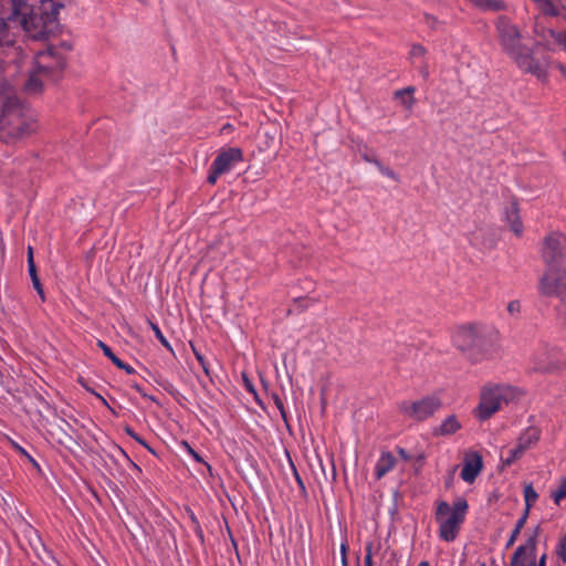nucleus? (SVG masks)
Returning <instances> with one entry per match:
<instances>
[{
    "instance_id": "49530a36",
    "label": "nucleus",
    "mask_w": 566,
    "mask_h": 566,
    "mask_svg": "<svg viewBox=\"0 0 566 566\" xmlns=\"http://www.w3.org/2000/svg\"><path fill=\"white\" fill-rule=\"evenodd\" d=\"M346 551H347V545L343 543L340 546L342 556H346Z\"/></svg>"
},
{
    "instance_id": "f257e3e1",
    "label": "nucleus",
    "mask_w": 566,
    "mask_h": 566,
    "mask_svg": "<svg viewBox=\"0 0 566 566\" xmlns=\"http://www.w3.org/2000/svg\"><path fill=\"white\" fill-rule=\"evenodd\" d=\"M74 0H0V140L15 144L34 132L32 114L11 92L21 71L24 39L44 40L60 27L61 12Z\"/></svg>"
},
{
    "instance_id": "393cba45",
    "label": "nucleus",
    "mask_w": 566,
    "mask_h": 566,
    "mask_svg": "<svg viewBox=\"0 0 566 566\" xmlns=\"http://www.w3.org/2000/svg\"><path fill=\"white\" fill-rule=\"evenodd\" d=\"M526 520H527L526 514H523V516L518 520V522H517V524H516V526H515V528H514L510 539L507 541V544H506L507 547H510V546H512L514 544V542L516 541V537L518 536L521 530L524 527Z\"/></svg>"
},
{
    "instance_id": "ea45409f",
    "label": "nucleus",
    "mask_w": 566,
    "mask_h": 566,
    "mask_svg": "<svg viewBox=\"0 0 566 566\" xmlns=\"http://www.w3.org/2000/svg\"><path fill=\"white\" fill-rule=\"evenodd\" d=\"M290 465H291V470L293 471V474H294V476H295V479H296L297 483H298L301 486H303L302 480H301V478L298 476L297 471H296L295 467L293 465V463H292L291 461H290Z\"/></svg>"
},
{
    "instance_id": "7c9ffc66",
    "label": "nucleus",
    "mask_w": 566,
    "mask_h": 566,
    "mask_svg": "<svg viewBox=\"0 0 566 566\" xmlns=\"http://www.w3.org/2000/svg\"><path fill=\"white\" fill-rule=\"evenodd\" d=\"M475 4L486 8L500 9V4L492 0H472Z\"/></svg>"
},
{
    "instance_id": "864d4df0",
    "label": "nucleus",
    "mask_w": 566,
    "mask_h": 566,
    "mask_svg": "<svg viewBox=\"0 0 566 566\" xmlns=\"http://www.w3.org/2000/svg\"><path fill=\"white\" fill-rule=\"evenodd\" d=\"M127 432H128V434H130L132 437H134V436H135V433H134L130 429H127Z\"/></svg>"
},
{
    "instance_id": "a878e982",
    "label": "nucleus",
    "mask_w": 566,
    "mask_h": 566,
    "mask_svg": "<svg viewBox=\"0 0 566 566\" xmlns=\"http://www.w3.org/2000/svg\"><path fill=\"white\" fill-rule=\"evenodd\" d=\"M374 164L378 167L379 171L384 176H386V177H388V178H390V179H392L395 181L399 180L397 174L392 169H390L389 167L384 166L379 160H374Z\"/></svg>"
},
{
    "instance_id": "6ab92c4d",
    "label": "nucleus",
    "mask_w": 566,
    "mask_h": 566,
    "mask_svg": "<svg viewBox=\"0 0 566 566\" xmlns=\"http://www.w3.org/2000/svg\"><path fill=\"white\" fill-rule=\"evenodd\" d=\"M460 428L461 424L457 417L451 415L443 420L441 426L436 430V433L440 436H449L457 432Z\"/></svg>"
},
{
    "instance_id": "6e6552de",
    "label": "nucleus",
    "mask_w": 566,
    "mask_h": 566,
    "mask_svg": "<svg viewBox=\"0 0 566 566\" xmlns=\"http://www.w3.org/2000/svg\"><path fill=\"white\" fill-rule=\"evenodd\" d=\"M497 332L485 326H481L476 337L473 352L470 353V361L478 364L485 359H491L499 349Z\"/></svg>"
},
{
    "instance_id": "f3484780",
    "label": "nucleus",
    "mask_w": 566,
    "mask_h": 566,
    "mask_svg": "<svg viewBox=\"0 0 566 566\" xmlns=\"http://www.w3.org/2000/svg\"><path fill=\"white\" fill-rule=\"evenodd\" d=\"M396 459L390 452H382L376 465V476L381 479L386 473L394 469Z\"/></svg>"
},
{
    "instance_id": "37998d69",
    "label": "nucleus",
    "mask_w": 566,
    "mask_h": 566,
    "mask_svg": "<svg viewBox=\"0 0 566 566\" xmlns=\"http://www.w3.org/2000/svg\"><path fill=\"white\" fill-rule=\"evenodd\" d=\"M373 552H374V544L368 543L366 546V555H370L373 557Z\"/></svg>"
},
{
    "instance_id": "09e8293b",
    "label": "nucleus",
    "mask_w": 566,
    "mask_h": 566,
    "mask_svg": "<svg viewBox=\"0 0 566 566\" xmlns=\"http://www.w3.org/2000/svg\"><path fill=\"white\" fill-rule=\"evenodd\" d=\"M342 564H343V566H347L346 556H342Z\"/></svg>"
},
{
    "instance_id": "0eeeda50",
    "label": "nucleus",
    "mask_w": 566,
    "mask_h": 566,
    "mask_svg": "<svg viewBox=\"0 0 566 566\" xmlns=\"http://www.w3.org/2000/svg\"><path fill=\"white\" fill-rule=\"evenodd\" d=\"M539 252L544 268L566 266V235L559 231L548 232L542 240Z\"/></svg>"
},
{
    "instance_id": "5fc2aeb1",
    "label": "nucleus",
    "mask_w": 566,
    "mask_h": 566,
    "mask_svg": "<svg viewBox=\"0 0 566 566\" xmlns=\"http://www.w3.org/2000/svg\"><path fill=\"white\" fill-rule=\"evenodd\" d=\"M133 438L144 444V442L136 434Z\"/></svg>"
},
{
    "instance_id": "39448f33",
    "label": "nucleus",
    "mask_w": 566,
    "mask_h": 566,
    "mask_svg": "<svg viewBox=\"0 0 566 566\" xmlns=\"http://www.w3.org/2000/svg\"><path fill=\"white\" fill-rule=\"evenodd\" d=\"M467 510L468 503L462 499H459L453 506H450L447 502L438 504L436 518L439 523V534L442 539L452 542L457 537Z\"/></svg>"
},
{
    "instance_id": "a18cd8bd",
    "label": "nucleus",
    "mask_w": 566,
    "mask_h": 566,
    "mask_svg": "<svg viewBox=\"0 0 566 566\" xmlns=\"http://www.w3.org/2000/svg\"><path fill=\"white\" fill-rule=\"evenodd\" d=\"M545 563H546V555H543L539 558L538 565H536V566H545Z\"/></svg>"
},
{
    "instance_id": "e433bc0d",
    "label": "nucleus",
    "mask_w": 566,
    "mask_h": 566,
    "mask_svg": "<svg viewBox=\"0 0 566 566\" xmlns=\"http://www.w3.org/2000/svg\"><path fill=\"white\" fill-rule=\"evenodd\" d=\"M424 18H426L427 23H428L431 28H436V27H437V24H438V20H437L434 17H432V15H430V14H424Z\"/></svg>"
},
{
    "instance_id": "c756f323",
    "label": "nucleus",
    "mask_w": 566,
    "mask_h": 566,
    "mask_svg": "<svg viewBox=\"0 0 566 566\" xmlns=\"http://www.w3.org/2000/svg\"><path fill=\"white\" fill-rule=\"evenodd\" d=\"M506 310H507V313L510 314V316L516 317L520 314V312H521V303H520V301H516V300L511 301L507 304Z\"/></svg>"
},
{
    "instance_id": "20e7f679",
    "label": "nucleus",
    "mask_w": 566,
    "mask_h": 566,
    "mask_svg": "<svg viewBox=\"0 0 566 566\" xmlns=\"http://www.w3.org/2000/svg\"><path fill=\"white\" fill-rule=\"evenodd\" d=\"M524 397V390L510 385L488 386L481 390L476 416L486 420L504 405L516 403Z\"/></svg>"
},
{
    "instance_id": "6e6d98bb",
    "label": "nucleus",
    "mask_w": 566,
    "mask_h": 566,
    "mask_svg": "<svg viewBox=\"0 0 566 566\" xmlns=\"http://www.w3.org/2000/svg\"><path fill=\"white\" fill-rule=\"evenodd\" d=\"M531 566H536L534 563V556H532Z\"/></svg>"
},
{
    "instance_id": "de8ad7c7",
    "label": "nucleus",
    "mask_w": 566,
    "mask_h": 566,
    "mask_svg": "<svg viewBox=\"0 0 566 566\" xmlns=\"http://www.w3.org/2000/svg\"><path fill=\"white\" fill-rule=\"evenodd\" d=\"M398 452H399V454H400L403 459H407V458H408V457H407V453H406V451H405L403 449H399V450H398Z\"/></svg>"
},
{
    "instance_id": "3c124183",
    "label": "nucleus",
    "mask_w": 566,
    "mask_h": 566,
    "mask_svg": "<svg viewBox=\"0 0 566 566\" xmlns=\"http://www.w3.org/2000/svg\"><path fill=\"white\" fill-rule=\"evenodd\" d=\"M419 566H430L428 562H421Z\"/></svg>"
},
{
    "instance_id": "4d7b16f0",
    "label": "nucleus",
    "mask_w": 566,
    "mask_h": 566,
    "mask_svg": "<svg viewBox=\"0 0 566 566\" xmlns=\"http://www.w3.org/2000/svg\"><path fill=\"white\" fill-rule=\"evenodd\" d=\"M480 566H485V564H484V563H482V564H480Z\"/></svg>"
},
{
    "instance_id": "1a4fd4ad",
    "label": "nucleus",
    "mask_w": 566,
    "mask_h": 566,
    "mask_svg": "<svg viewBox=\"0 0 566 566\" xmlns=\"http://www.w3.org/2000/svg\"><path fill=\"white\" fill-rule=\"evenodd\" d=\"M437 396H428L417 401H405L400 405L401 412L416 420H424L441 408Z\"/></svg>"
},
{
    "instance_id": "bb28decb",
    "label": "nucleus",
    "mask_w": 566,
    "mask_h": 566,
    "mask_svg": "<svg viewBox=\"0 0 566 566\" xmlns=\"http://www.w3.org/2000/svg\"><path fill=\"white\" fill-rule=\"evenodd\" d=\"M554 502L559 504L562 499H566V479H564L559 485V488L552 493Z\"/></svg>"
},
{
    "instance_id": "ddd939ff",
    "label": "nucleus",
    "mask_w": 566,
    "mask_h": 566,
    "mask_svg": "<svg viewBox=\"0 0 566 566\" xmlns=\"http://www.w3.org/2000/svg\"><path fill=\"white\" fill-rule=\"evenodd\" d=\"M482 469V458L476 453L472 452L465 455L464 465L461 471V478L468 482L472 483L476 475L480 473Z\"/></svg>"
},
{
    "instance_id": "2eb2a0df",
    "label": "nucleus",
    "mask_w": 566,
    "mask_h": 566,
    "mask_svg": "<svg viewBox=\"0 0 566 566\" xmlns=\"http://www.w3.org/2000/svg\"><path fill=\"white\" fill-rule=\"evenodd\" d=\"M535 545V538L531 537L525 545L518 546L513 554L511 566H531Z\"/></svg>"
},
{
    "instance_id": "423d86ee",
    "label": "nucleus",
    "mask_w": 566,
    "mask_h": 566,
    "mask_svg": "<svg viewBox=\"0 0 566 566\" xmlns=\"http://www.w3.org/2000/svg\"><path fill=\"white\" fill-rule=\"evenodd\" d=\"M538 291L559 300V312L566 316V266H547L539 277Z\"/></svg>"
},
{
    "instance_id": "4be33fe9",
    "label": "nucleus",
    "mask_w": 566,
    "mask_h": 566,
    "mask_svg": "<svg viewBox=\"0 0 566 566\" xmlns=\"http://www.w3.org/2000/svg\"><path fill=\"white\" fill-rule=\"evenodd\" d=\"M537 497H538V494H537V492L534 490V488L532 486V484H527V485L524 488V499H525V504H526V507H525V512H524V514H526V516H528V513H530L531 506L533 505V503H535V501L537 500Z\"/></svg>"
},
{
    "instance_id": "9b49d317",
    "label": "nucleus",
    "mask_w": 566,
    "mask_h": 566,
    "mask_svg": "<svg viewBox=\"0 0 566 566\" xmlns=\"http://www.w3.org/2000/svg\"><path fill=\"white\" fill-rule=\"evenodd\" d=\"M427 49L419 44L413 43L408 53L410 64L418 70L420 76L424 80L429 77V65L427 61Z\"/></svg>"
},
{
    "instance_id": "72a5a7b5",
    "label": "nucleus",
    "mask_w": 566,
    "mask_h": 566,
    "mask_svg": "<svg viewBox=\"0 0 566 566\" xmlns=\"http://www.w3.org/2000/svg\"><path fill=\"white\" fill-rule=\"evenodd\" d=\"M220 175H222V172H217V167H214V165H212L211 172L208 176V182L216 184V181Z\"/></svg>"
},
{
    "instance_id": "aec40b11",
    "label": "nucleus",
    "mask_w": 566,
    "mask_h": 566,
    "mask_svg": "<svg viewBox=\"0 0 566 566\" xmlns=\"http://www.w3.org/2000/svg\"><path fill=\"white\" fill-rule=\"evenodd\" d=\"M97 346L103 350L104 355L108 357L118 368L124 369L128 374L134 373V369L130 366L123 363L117 356H115L112 349L102 340L97 342Z\"/></svg>"
},
{
    "instance_id": "c03bdc74",
    "label": "nucleus",
    "mask_w": 566,
    "mask_h": 566,
    "mask_svg": "<svg viewBox=\"0 0 566 566\" xmlns=\"http://www.w3.org/2000/svg\"><path fill=\"white\" fill-rule=\"evenodd\" d=\"M365 566H373V557L370 555L365 556Z\"/></svg>"
},
{
    "instance_id": "4468645a",
    "label": "nucleus",
    "mask_w": 566,
    "mask_h": 566,
    "mask_svg": "<svg viewBox=\"0 0 566 566\" xmlns=\"http://www.w3.org/2000/svg\"><path fill=\"white\" fill-rule=\"evenodd\" d=\"M534 369L539 373H554L563 367V363L554 359L544 352L535 353L532 357Z\"/></svg>"
},
{
    "instance_id": "f03ea898",
    "label": "nucleus",
    "mask_w": 566,
    "mask_h": 566,
    "mask_svg": "<svg viewBox=\"0 0 566 566\" xmlns=\"http://www.w3.org/2000/svg\"><path fill=\"white\" fill-rule=\"evenodd\" d=\"M71 50L69 43L61 46H48L39 51L33 61L32 67L28 70V76L22 83H14L24 87L29 93H38L45 85L59 80L66 64L65 53Z\"/></svg>"
},
{
    "instance_id": "cd10ccee",
    "label": "nucleus",
    "mask_w": 566,
    "mask_h": 566,
    "mask_svg": "<svg viewBox=\"0 0 566 566\" xmlns=\"http://www.w3.org/2000/svg\"><path fill=\"white\" fill-rule=\"evenodd\" d=\"M549 35L566 51V31L558 32L555 30H549Z\"/></svg>"
},
{
    "instance_id": "c9c22d12",
    "label": "nucleus",
    "mask_w": 566,
    "mask_h": 566,
    "mask_svg": "<svg viewBox=\"0 0 566 566\" xmlns=\"http://www.w3.org/2000/svg\"><path fill=\"white\" fill-rule=\"evenodd\" d=\"M182 446H184V447L187 449V451H188V452H189V453L195 458V460H196V461H198V462H201V461H202V459L200 458V455H199L197 452H195V451L190 448V446H189L187 442H184V443H182Z\"/></svg>"
},
{
    "instance_id": "473e14b6",
    "label": "nucleus",
    "mask_w": 566,
    "mask_h": 566,
    "mask_svg": "<svg viewBox=\"0 0 566 566\" xmlns=\"http://www.w3.org/2000/svg\"><path fill=\"white\" fill-rule=\"evenodd\" d=\"M543 6V10L546 14L556 15L558 13L549 0L546 1Z\"/></svg>"
},
{
    "instance_id": "c85d7f7f",
    "label": "nucleus",
    "mask_w": 566,
    "mask_h": 566,
    "mask_svg": "<svg viewBox=\"0 0 566 566\" xmlns=\"http://www.w3.org/2000/svg\"><path fill=\"white\" fill-rule=\"evenodd\" d=\"M149 325H150L151 329L154 331V333H155L156 337L158 338V340H159V342H160V343H161L166 348H168V349H170V350H171V347H170V345H169L168 340H167V339H166V337L163 335V333L160 332L159 327H158L156 324L151 323V322H149Z\"/></svg>"
},
{
    "instance_id": "b1692460",
    "label": "nucleus",
    "mask_w": 566,
    "mask_h": 566,
    "mask_svg": "<svg viewBox=\"0 0 566 566\" xmlns=\"http://www.w3.org/2000/svg\"><path fill=\"white\" fill-rule=\"evenodd\" d=\"M525 452L518 444L516 448L511 449L509 451V455L503 459V465H511L515 460L522 457V454Z\"/></svg>"
},
{
    "instance_id": "9d476101",
    "label": "nucleus",
    "mask_w": 566,
    "mask_h": 566,
    "mask_svg": "<svg viewBox=\"0 0 566 566\" xmlns=\"http://www.w3.org/2000/svg\"><path fill=\"white\" fill-rule=\"evenodd\" d=\"M481 326V324L475 323L463 324L457 327L452 334L453 346L460 350L468 360H470V353L473 352Z\"/></svg>"
},
{
    "instance_id": "603ef678",
    "label": "nucleus",
    "mask_w": 566,
    "mask_h": 566,
    "mask_svg": "<svg viewBox=\"0 0 566 566\" xmlns=\"http://www.w3.org/2000/svg\"><path fill=\"white\" fill-rule=\"evenodd\" d=\"M247 387L252 390L250 382L245 379Z\"/></svg>"
},
{
    "instance_id": "a211bd4d",
    "label": "nucleus",
    "mask_w": 566,
    "mask_h": 566,
    "mask_svg": "<svg viewBox=\"0 0 566 566\" xmlns=\"http://www.w3.org/2000/svg\"><path fill=\"white\" fill-rule=\"evenodd\" d=\"M539 439V430L537 428H527L518 438V446L523 450H527Z\"/></svg>"
},
{
    "instance_id": "412c9836",
    "label": "nucleus",
    "mask_w": 566,
    "mask_h": 566,
    "mask_svg": "<svg viewBox=\"0 0 566 566\" xmlns=\"http://www.w3.org/2000/svg\"><path fill=\"white\" fill-rule=\"evenodd\" d=\"M413 93L415 87L408 86L406 88L395 92V97L400 99V102L406 108L410 109L415 103V98L412 97Z\"/></svg>"
},
{
    "instance_id": "5701e85b",
    "label": "nucleus",
    "mask_w": 566,
    "mask_h": 566,
    "mask_svg": "<svg viewBox=\"0 0 566 566\" xmlns=\"http://www.w3.org/2000/svg\"><path fill=\"white\" fill-rule=\"evenodd\" d=\"M29 274L31 276V281L33 284V287L36 290L38 294L40 295L41 300H45L44 291L42 287V284L38 277L35 264H31V269H29Z\"/></svg>"
},
{
    "instance_id": "a19ab883",
    "label": "nucleus",
    "mask_w": 566,
    "mask_h": 566,
    "mask_svg": "<svg viewBox=\"0 0 566 566\" xmlns=\"http://www.w3.org/2000/svg\"><path fill=\"white\" fill-rule=\"evenodd\" d=\"M363 158H364V160H366L368 163H373V164H374V160H378L374 155H369L367 153L363 154Z\"/></svg>"
},
{
    "instance_id": "f704fd0d",
    "label": "nucleus",
    "mask_w": 566,
    "mask_h": 566,
    "mask_svg": "<svg viewBox=\"0 0 566 566\" xmlns=\"http://www.w3.org/2000/svg\"><path fill=\"white\" fill-rule=\"evenodd\" d=\"M273 398H274V403L277 407V409L280 410L282 418L285 420L286 419V415H285V410H284V406H283L282 400L276 395Z\"/></svg>"
},
{
    "instance_id": "7ed1b4c3",
    "label": "nucleus",
    "mask_w": 566,
    "mask_h": 566,
    "mask_svg": "<svg viewBox=\"0 0 566 566\" xmlns=\"http://www.w3.org/2000/svg\"><path fill=\"white\" fill-rule=\"evenodd\" d=\"M504 50L516 62L518 67L537 77L544 76V66L537 61L530 49L521 43V33L515 25L502 21L499 25Z\"/></svg>"
},
{
    "instance_id": "58836bf2",
    "label": "nucleus",
    "mask_w": 566,
    "mask_h": 566,
    "mask_svg": "<svg viewBox=\"0 0 566 566\" xmlns=\"http://www.w3.org/2000/svg\"><path fill=\"white\" fill-rule=\"evenodd\" d=\"M31 264H34L33 251H32V248H29V250H28V268L29 269H31Z\"/></svg>"
},
{
    "instance_id": "8fccbe9b",
    "label": "nucleus",
    "mask_w": 566,
    "mask_h": 566,
    "mask_svg": "<svg viewBox=\"0 0 566 566\" xmlns=\"http://www.w3.org/2000/svg\"><path fill=\"white\" fill-rule=\"evenodd\" d=\"M231 127H232V126H231L230 124H227V125H224V126L222 127V130H226V129H227V130H230V128H231Z\"/></svg>"
},
{
    "instance_id": "2f4dec72",
    "label": "nucleus",
    "mask_w": 566,
    "mask_h": 566,
    "mask_svg": "<svg viewBox=\"0 0 566 566\" xmlns=\"http://www.w3.org/2000/svg\"><path fill=\"white\" fill-rule=\"evenodd\" d=\"M557 555L566 562V535L560 539L557 547Z\"/></svg>"
},
{
    "instance_id": "f8f14e48",
    "label": "nucleus",
    "mask_w": 566,
    "mask_h": 566,
    "mask_svg": "<svg viewBox=\"0 0 566 566\" xmlns=\"http://www.w3.org/2000/svg\"><path fill=\"white\" fill-rule=\"evenodd\" d=\"M242 160V151L239 148H229L220 153L214 159L213 164L217 167V172H228L234 163Z\"/></svg>"
},
{
    "instance_id": "79ce46f5",
    "label": "nucleus",
    "mask_w": 566,
    "mask_h": 566,
    "mask_svg": "<svg viewBox=\"0 0 566 566\" xmlns=\"http://www.w3.org/2000/svg\"><path fill=\"white\" fill-rule=\"evenodd\" d=\"M193 352H195V355H196L197 359L202 364V367H203L205 371L207 373L208 370H207V367L203 364V357L197 350L193 349Z\"/></svg>"
},
{
    "instance_id": "4c0bfd02",
    "label": "nucleus",
    "mask_w": 566,
    "mask_h": 566,
    "mask_svg": "<svg viewBox=\"0 0 566 566\" xmlns=\"http://www.w3.org/2000/svg\"><path fill=\"white\" fill-rule=\"evenodd\" d=\"M72 441H73V440H72V437H71V436H69L66 432H64V431H63V433H62V436H61V438H60V442H61V443H63V444L69 446V444H70V442H72Z\"/></svg>"
},
{
    "instance_id": "dca6fc26",
    "label": "nucleus",
    "mask_w": 566,
    "mask_h": 566,
    "mask_svg": "<svg viewBox=\"0 0 566 566\" xmlns=\"http://www.w3.org/2000/svg\"><path fill=\"white\" fill-rule=\"evenodd\" d=\"M505 220L513 233L516 235L523 233V224L520 220L518 209L514 203L506 210Z\"/></svg>"
}]
</instances>
